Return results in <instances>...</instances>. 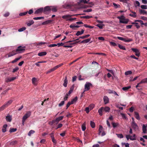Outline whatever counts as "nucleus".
I'll use <instances>...</instances> for the list:
<instances>
[{"instance_id":"49530a36","label":"nucleus","mask_w":147,"mask_h":147,"mask_svg":"<svg viewBox=\"0 0 147 147\" xmlns=\"http://www.w3.org/2000/svg\"><path fill=\"white\" fill-rule=\"evenodd\" d=\"M17 141H12L10 143V144L11 145H15L16 144H17Z\"/></svg>"},{"instance_id":"473e14b6","label":"nucleus","mask_w":147,"mask_h":147,"mask_svg":"<svg viewBox=\"0 0 147 147\" xmlns=\"http://www.w3.org/2000/svg\"><path fill=\"white\" fill-rule=\"evenodd\" d=\"M78 100V97L77 96H76L75 98L73 99L71 102V103L72 104H74V102H76Z\"/></svg>"},{"instance_id":"09e8293b","label":"nucleus","mask_w":147,"mask_h":147,"mask_svg":"<svg viewBox=\"0 0 147 147\" xmlns=\"http://www.w3.org/2000/svg\"><path fill=\"white\" fill-rule=\"evenodd\" d=\"M132 73V72L131 71H126L125 73V75H130Z\"/></svg>"},{"instance_id":"2eb2a0df","label":"nucleus","mask_w":147,"mask_h":147,"mask_svg":"<svg viewBox=\"0 0 147 147\" xmlns=\"http://www.w3.org/2000/svg\"><path fill=\"white\" fill-rule=\"evenodd\" d=\"M67 83L68 80L67 79V76H65L64 80V82L63 84V86L65 87H66Z\"/></svg>"},{"instance_id":"4468645a","label":"nucleus","mask_w":147,"mask_h":147,"mask_svg":"<svg viewBox=\"0 0 147 147\" xmlns=\"http://www.w3.org/2000/svg\"><path fill=\"white\" fill-rule=\"evenodd\" d=\"M5 119L7 121L10 122L12 120L11 116L10 115H9L8 114L6 117Z\"/></svg>"},{"instance_id":"423d86ee","label":"nucleus","mask_w":147,"mask_h":147,"mask_svg":"<svg viewBox=\"0 0 147 147\" xmlns=\"http://www.w3.org/2000/svg\"><path fill=\"white\" fill-rule=\"evenodd\" d=\"M143 83H147V81L146 80V78H145L142 79L139 83H138L137 84L136 86V87L137 88L138 90H139L138 88V87H140V86L139 85L142 84Z\"/></svg>"},{"instance_id":"0eeeda50","label":"nucleus","mask_w":147,"mask_h":147,"mask_svg":"<svg viewBox=\"0 0 147 147\" xmlns=\"http://www.w3.org/2000/svg\"><path fill=\"white\" fill-rule=\"evenodd\" d=\"M131 50L134 52L135 53V55L138 57H139L140 55V53L139 51L137 49L132 48Z\"/></svg>"},{"instance_id":"13d9d810","label":"nucleus","mask_w":147,"mask_h":147,"mask_svg":"<svg viewBox=\"0 0 147 147\" xmlns=\"http://www.w3.org/2000/svg\"><path fill=\"white\" fill-rule=\"evenodd\" d=\"M136 21H137V22H139L140 23V24H141V26L142 27H143V26H142V25H143V24H144V23L143 22V21L141 20H136Z\"/></svg>"},{"instance_id":"de8ad7c7","label":"nucleus","mask_w":147,"mask_h":147,"mask_svg":"<svg viewBox=\"0 0 147 147\" xmlns=\"http://www.w3.org/2000/svg\"><path fill=\"white\" fill-rule=\"evenodd\" d=\"M34 132L35 131H34L33 130H31L29 131L28 134V135L29 136H30L32 134H33Z\"/></svg>"},{"instance_id":"1a4fd4ad","label":"nucleus","mask_w":147,"mask_h":147,"mask_svg":"<svg viewBox=\"0 0 147 147\" xmlns=\"http://www.w3.org/2000/svg\"><path fill=\"white\" fill-rule=\"evenodd\" d=\"M17 54L15 50H14L12 52H10L8 54L6 55V56L7 55H8V57H9L13 56L16 54Z\"/></svg>"},{"instance_id":"9b49d317","label":"nucleus","mask_w":147,"mask_h":147,"mask_svg":"<svg viewBox=\"0 0 147 147\" xmlns=\"http://www.w3.org/2000/svg\"><path fill=\"white\" fill-rule=\"evenodd\" d=\"M43 10V8L42 7L36 10L34 12V14H38L42 13Z\"/></svg>"},{"instance_id":"6ab92c4d","label":"nucleus","mask_w":147,"mask_h":147,"mask_svg":"<svg viewBox=\"0 0 147 147\" xmlns=\"http://www.w3.org/2000/svg\"><path fill=\"white\" fill-rule=\"evenodd\" d=\"M132 136H131L129 135H127L126 136V137L127 140H128L129 139L131 140H134L135 139L134 138H132Z\"/></svg>"},{"instance_id":"864d4df0","label":"nucleus","mask_w":147,"mask_h":147,"mask_svg":"<svg viewBox=\"0 0 147 147\" xmlns=\"http://www.w3.org/2000/svg\"><path fill=\"white\" fill-rule=\"evenodd\" d=\"M116 135H117L118 137L119 138H123V136L121 134H116Z\"/></svg>"},{"instance_id":"ea45409f","label":"nucleus","mask_w":147,"mask_h":147,"mask_svg":"<svg viewBox=\"0 0 147 147\" xmlns=\"http://www.w3.org/2000/svg\"><path fill=\"white\" fill-rule=\"evenodd\" d=\"M55 69L54 68V67L53 68H52L50 69H49V70L48 71L46 72V74H48L52 71H55Z\"/></svg>"},{"instance_id":"603ef678","label":"nucleus","mask_w":147,"mask_h":147,"mask_svg":"<svg viewBox=\"0 0 147 147\" xmlns=\"http://www.w3.org/2000/svg\"><path fill=\"white\" fill-rule=\"evenodd\" d=\"M32 83L34 84H35V83L37 81L36 78L34 77L32 78Z\"/></svg>"},{"instance_id":"7ed1b4c3","label":"nucleus","mask_w":147,"mask_h":147,"mask_svg":"<svg viewBox=\"0 0 147 147\" xmlns=\"http://www.w3.org/2000/svg\"><path fill=\"white\" fill-rule=\"evenodd\" d=\"M63 117H64L63 116H61L57 118L56 119L52 120L51 123H50V124L52 125L54 123H55L56 124H57L59 121L63 119Z\"/></svg>"},{"instance_id":"4be33fe9","label":"nucleus","mask_w":147,"mask_h":147,"mask_svg":"<svg viewBox=\"0 0 147 147\" xmlns=\"http://www.w3.org/2000/svg\"><path fill=\"white\" fill-rule=\"evenodd\" d=\"M7 127V125L6 124L4 125L2 128V131L3 133L5 132L6 131V128Z\"/></svg>"},{"instance_id":"7c9ffc66","label":"nucleus","mask_w":147,"mask_h":147,"mask_svg":"<svg viewBox=\"0 0 147 147\" xmlns=\"http://www.w3.org/2000/svg\"><path fill=\"white\" fill-rule=\"evenodd\" d=\"M21 58H22V56H20L19 57H18V58H16L14 60H13L11 62V63H16V62H17L18 60H19V59H20Z\"/></svg>"},{"instance_id":"cd10ccee","label":"nucleus","mask_w":147,"mask_h":147,"mask_svg":"<svg viewBox=\"0 0 147 147\" xmlns=\"http://www.w3.org/2000/svg\"><path fill=\"white\" fill-rule=\"evenodd\" d=\"M103 107H102L100 108L98 110V113L100 116H102V112L103 111Z\"/></svg>"},{"instance_id":"c756f323","label":"nucleus","mask_w":147,"mask_h":147,"mask_svg":"<svg viewBox=\"0 0 147 147\" xmlns=\"http://www.w3.org/2000/svg\"><path fill=\"white\" fill-rule=\"evenodd\" d=\"M131 12L133 13V14H129V16L133 18H136V13L135 12H134L133 11H131Z\"/></svg>"},{"instance_id":"c85d7f7f","label":"nucleus","mask_w":147,"mask_h":147,"mask_svg":"<svg viewBox=\"0 0 147 147\" xmlns=\"http://www.w3.org/2000/svg\"><path fill=\"white\" fill-rule=\"evenodd\" d=\"M142 129L143 132L146 133V132L147 129L146 126L144 124L143 125Z\"/></svg>"},{"instance_id":"4d7b16f0","label":"nucleus","mask_w":147,"mask_h":147,"mask_svg":"<svg viewBox=\"0 0 147 147\" xmlns=\"http://www.w3.org/2000/svg\"><path fill=\"white\" fill-rule=\"evenodd\" d=\"M28 12V11H26L24 12L21 13L19 14V15L20 16H23L26 15Z\"/></svg>"},{"instance_id":"f257e3e1","label":"nucleus","mask_w":147,"mask_h":147,"mask_svg":"<svg viewBox=\"0 0 147 147\" xmlns=\"http://www.w3.org/2000/svg\"><path fill=\"white\" fill-rule=\"evenodd\" d=\"M117 18L119 20V23H120L127 24L129 20L125 19V17L123 15L120 17L118 16Z\"/></svg>"},{"instance_id":"ddd939ff","label":"nucleus","mask_w":147,"mask_h":147,"mask_svg":"<svg viewBox=\"0 0 147 147\" xmlns=\"http://www.w3.org/2000/svg\"><path fill=\"white\" fill-rule=\"evenodd\" d=\"M94 5V3L92 2H90L88 3V5H84V8H86L87 7H92Z\"/></svg>"},{"instance_id":"37998d69","label":"nucleus","mask_w":147,"mask_h":147,"mask_svg":"<svg viewBox=\"0 0 147 147\" xmlns=\"http://www.w3.org/2000/svg\"><path fill=\"white\" fill-rule=\"evenodd\" d=\"M118 47H119V48L120 49H121L123 50H126V49L125 48V47L124 46H123L121 45H120V44H118Z\"/></svg>"},{"instance_id":"f8f14e48","label":"nucleus","mask_w":147,"mask_h":147,"mask_svg":"<svg viewBox=\"0 0 147 147\" xmlns=\"http://www.w3.org/2000/svg\"><path fill=\"white\" fill-rule=\"evenodd\" d=\"M103 100L105 104H106L109 102V99L108 97L106 96H105L103 98Z\"/></svg>"},{"instance_id":"c9c22d12","label":"nucleus","mask_w":147,"mask_h":147,"mask_svg":"<svg viewBox=\"0 0 147 147\" xmlns=\"http://www.w3.org/2000/svg\"><path fill=\"white\" fill-rule=\"evenodd\" d=\"M17 130L16 128H11L9 129V132L10 133L16 131Z\"/></svg>"},{"instance_id":"69168bd1","label":"nucleus","mask_w":147,"mask_h":147,"mask_svg":"<svg viewBox=\"0 0 147 147\" xmlns=\"http://www.w3.org/2000/svg\"><path fill=\"white\" fill-rule=\"evenodd\" d=\"M6 107L4 105H3L1 107H0V111L3 110Z\"/></svg>"},{"instance_id":"a18cd8bd","label":"nucleus","mask_w":147,"mask_h":147,"mask_svg":"<svg viewBox=\"0 0 147 147\" xmlns=\"http://www.w3.org/2000/svg\"><path fill=\"white\" fill-rule=\"evenodd\" d=\"M131 88V86H128L127 87H125L122 88V89L124 91H127L129 89Z\"/></svg>"},{"instance_id":"680f3d73","label":"nucleus","mask_w":147,"mask_h":147,"mask_svg":"<svg viewBox=\"0 0 147 147\" xmlns=\"http://www.w3.org/2000/svg\"><path fill=\"white\" fill-rule=\"evenodd\" d=\"M113 5H114L115 8H117L119 7H120V5H117L116 3H113Z\"/></svg>"},{"instance_id":"20e7f679","label":"nucleus","mask_w":147,"mask_h":147,"mask_svg":"<svg viewBox=\"0 0 147 147\" xmlns=\"http://www.w3.org/2000/svg\"><path fill=\"white\" fill-rule=\"evenodd\" d=\"M25 47L19 46L15 50L17 54L21 53L23 52L25 50Z\"/></svg>"},{"instance_id":"e2e57ef3","label":"nucleus","mask_w":147,"mask_h":147,"mask_svg":"<svg viewBox=\"0 0 147 147\" xmlns=\"http://www.w3.org/2000/svg\"><path fill=\"white\" fill-rule=\"evenodd\" d=\"M64 103H65V101H61V103H59V107H61V106H63L64 105Z\"/></svg>"},{"instance_id":"bf43d9fd","label":"nucleus","mask_w":147,"mask_h":147,"mask_svg":"<svg viewBox=\"0 0 147 147\" xmlns=\"http://www.w3.org/2000/svg\"><path fill=\"white\" fill-rule=\"evenodd\" d=\"M92 10L91 9H85L83 10L84 12H89L92 11Z\"/></svg>"},{"instance_id":"5fc2aeb1","label":"nucleus","mask_w":147,"mask_h":147,"mask_svg":"<svg viewBox=\"0 0 147 147\" xmlns=\"http://www.w3.org/2000/svg\"><path fill=\"white\" fill-rule=\"evenodd\" d=\"M19 68L18 67H16L15 68L13 69L12 72L14 73L16 72L19 69Z\"/></svg>"},{"instance_id":"3c124183","label":"nucleus","mask_w":147,"mask_h":147,"mask_svg":"<svg viewBox=\"0 0 147 147\" xmlns=\"http://www.w3.org/2000/svg\"><path fill=\"white\" fill-rule=\"evenodd\" d=\"M96 26L98 27L100 29H102L103 28V26H104V24H98Z\"/></svg>"},{"instance_id":"6e6552de","label":"nucleus","mask_w":147,"mask_h":147,"mask_svg":"<svg viewBox=\"0 0 147 147\" xmlns=\"http://www.w3.org/2000/svg\"><path fill=\"white\" fill-rule=\"evenodd\" d=\"M117 38L120 40H122L125 42H129L132 40L131 39H129L126 40L125 38H124L123 37L118 36L117 37Z\"/></svg>"},{"instance_id":"393cba45","label":"nucleus","mask_w":147,"mask_h":147,"mask_svg":"<svg viewBox=\"0 0 147 147\" xmlns=\"http://www.w3.org/2000/svg\"><path fill=\"white\" fill-rule=\"evenodd\" d=\"M47 54V53L46 52H42L38 53V55L39 56H42L46 55Z\"/></svg>"},{"instance_id":"774afa93","label":"nucleus","mask_w":147,"mask_h":147,"mask_svg":"<svg viewBox=\"0 0 147 147\" xmlns=\"http://www.w3.org/2000/svg\"><path fill=\"white\" fill-rule=\"evenodd\" d=\"M91 38H90L88 39L84 40V43H87L89 42L91 40Z\"/></svg>"},{"instance_id":"58836bf2","label":"nucleus","mask_w":147,"mask_h":147,"mask_svg":"<svg viewBox=\"0 0 147 147\" xmlns=\"http://www.w3.org/2000/svg\"><path fill=\"white\" fill-rule=\"evenodd\" d=\"M90 125L91 127L92 128H94L95 126V123L92 121H90Z\"/></svg>"},{"instance_id":"aec40b11","label":"nucleus","mask_w":147,"mask_h":147,"mask_svg":"<svg viewBox=\"0 0 147 147\" xmlns=\"http://www.w3.org/2000/svg\"><path fill=\"white\" fill-rule=\"evenodd\" d=\"M13 100H11L8 101L6 103H5L4 105L6 107L10 105L13 102Z\"/></svg>"},{"instance_id":"2f4dec72","label":"nucleus","mask_w":147,"mask_h":147,"mask_svg":"<svg viewBox=\"0 0 147 147\" xmlns=\"http://www.w3.org/2000/svg\"><path fill=\"white\" fill-rule=\"evenodd\" d=\"M86 123L85 122L82 125V129L83 131H84L86 130Z\"/></svg>"},{"instance_id":"412c9836","label":"nucleus","mask_w":147,"mask_h":147,"mask_svg":"<svg viewBox=\"0 0 147 147\" xmlns=\"http://www.w3.org/2000/svg\"><path fill=\"white\" fill-rule=\"evenodd\" d=\"M135 117L136 119L137 120H139L140 119V118L139 116L138 113L136 112H134Z\"/></svg>"},{"instance_id":"9d476101","label":"nucleus","mask_w":147,"mask_h":147,"mask_svg":"<svg viewBox=\"0 0 147 147\" xmlns=\"http://www.w3.org/2000/svg\"><path fill=\"white\" fill-rule=\"evenodd\" d=\"M16 77H13L10 78H7L5 79V82H11L13 81L14 80L16 79Z\"/></svg>"},{"instance_id":"338daca9","label":"nucleus","mask_w":147,"mask_h":147,"mask_svg":"<svg viewBox=\"0 0 147 147\" xmlns=\"http://www.w3.org/2000/svg\"><path fill=\"white\" fill-rule=\"evenodd\" d=\"M135 4L136 5H135L136 7L137 6L139 7L140 6V3L138 1H136Z\"/></svg>"},{"instance_id":"f3484780","label":"nucleus","mask_w":147,"mask_h":147,"mask_svg":"<svg viewBox=\"0 0 147 147\" xmlns=\"http://www.w3.org/2000/svg\"><path fill=\"white\" fill-rule=\"evenodd\" d=\"M79 38H77L76 39H75L74 40H73V42H73L70 43L69 44V45H75L76 44L79 43L80 41L79 40L78 41H77V40H79Z\"/></svg>"},{"instance_id":"e433bc0d","label":"nucleus","mask_w":147,"mask_h":147,"mask_svg":"<svg viewBox=\"0 0 147 147\" xmlns=\"http://www.w3.org/2000/svg\"><path fill=\"white\" fill-rule=\"evenodd\" d=\"M89 0H80V3H87Z\"/></svg>"},{"instance_id":"4c0bfd02","label":"nucleus","mask_w":147,"mask_h":147,"mask_svg":"<svg viewBox=\"0 0 147 147\" xmlns=\"http://www.w3.org/2000/svg\"><path fill=\"white\" fill-rule=\"evenodd\" d=\"M34 23V21L33 20L30 21L27 24V25L29 26L32 25Z\"/></svg>"},{"instance_id":"a211bd4d","label":"nucleus","mask_w":147,"mask_h":147,"mask_svg":"<svg viewBox=\"0 0 147 147\" xmlns=\"http://www.w3.org/2000/svg\"><path fill=\"white\" fill-rule=\"evenodd\" d=\"M51 10L53 12H56L57 11V7L55 6H50Z\"/></svg>"},{"instance_id":"f03ea898","label":"nucleus","mask_w":147,"mask_h":147,"mask_svg":"<svg viewBox=\"0 0 147 147\" xmlns=\"http://www.w3.org/2000/svg\"><path fill=\"white\" fill-rule=\"evenodd\" d=\"M31 115V112L28 111L24 115L22 119V124L23 125H24L25 121Z\"/></svg>"},{"instance_id":"39448f33","label":"nucleus","mask_w":147,"mask_h":147,"mask_svg":"<svg viewBox=\"0 0 147 147\" xmlns=\"http://www.w3.org/2000/svg\"><path fill=\"white\" fill-rule=\"evenodd\" d=\"M90 86H92V84L90 82H87L84 86L85 91L89 90L90 89Z\"/></svg>"},{"instance_id":"5701e85b","label":"nucleus","mask_w":147,"mask_h":147,"mask_svg":"<svg viewBox=\"0 0 147 147\" xmlns=\"http://www.w3.org/2000/svg\"><path fill=\"white\" fill-rule=\"evenodd\" d=\"M52 21H53L52 20H48L42 22V24L43 25H45L47 24L50 23L52 22Z\"/></svg>"},{"instance_id":"052dcab7","label":"nucleus","mask_w":147,"mask_h":147,"mask_svg":"<svg viewBox=\"0 0 147 147\" xmlns=\"http://www.w3.org/2000/svg\"><path fill=\"white\" fill-rule=\"evenodd\" d=\"M94 104H91L89 106L90 110H92L94 107Z\"/></svg>"},{"instance_id":"bb28decb","label":"nucleus","mask_w":147,"mask_h":147,"mask_svg":"<svg viewBox=\"0 0 147 147\" xmlns=\"http://www.w3.org/2000/svg\"><path fill=\"white\" fill-rule=\"evenodd\" d=\"M110 110V109L108 107H103V110L106 112H109Z\"/></svg>"},{"instance_id":"b1692460","label":"nucleus","mask_w":147,"mask_h":147,"mask_svg":"<svg viewBox=\"0 0 147 147\" xmlns=\"http://www.w3.org/2000/svg\"><path fill=\"white\" fill-rule=\"evenodd\" d=\"M71 17V15H66L63 16L62 18L63 19H66L67 20H69L68 18Z\"/></svg>"},{"instance_id":"6e6d98bb","label":"nucleus","mask_w":147,"mask_h":147,"mask_svg":"<svg viewBox=\"0 0 147 147\" xmlns=\"http://www.w3.org/2000/svg\"><path fill=\"white\" fill-rule=\"evenodd\" d=\"M141 8L143 9H147V5H142L140 6Z\"/></svg>"},{"instance_id":"a19ab883","label":"nucleus","mask_w":147,"mask_h":147,"mask_svg":"<svg viewBox=\"0 0 147 147\" xmlns=\"http://www.w3.org/2000/svg\"><path fill=\"white\" fill-rule=\"evenodd\" d=\"M44 19V17H34V18L33 19L34 20H39L41 19Z\"/></svg>"},{"instance_id":"72a5a7b5","label":"nucleus","mask_w":147,"mask_h":147,"mask_svg":"<svg viewBox=\"0 0 147 147\" xmlns=\"http://www.w3.org/2000/svg\"><path fill=\"white\" fill-rule=\"evenodd\" d=\"M139 11L141 14H142L143 15L147 14V11L145 10L140 9Z\"/></svg>"},{"instance_id":"dca6fc26","label":"nucleus","mask_w":147,"mask_h":147,"mask_svg":"<svg viewBox=\"0 0 147 147\" xmlns=\"http://www.w3.org/2000/svg\"><path fill=\"white\" fill-rule=\"evenodd\" d=\"M50 10H51L50 6H47L45 7L44 9H43V11L44 12H45Z\"/></svg>"},{"instance_id":"a878e982","label":"nucleus","mask_w":147,"mask_h":147,"mask_svg":"<svg viewBox=\"0 0 147 147\" xmlns=\"http://www.w3.org/2000/svg\"><path fill=\"white\" fill-rule=\"evenodd\" d=\"M132 128L135 130L138 129V127L137 124L131 125Z\"/></svg>"},{"instance_id":"f704fd0d","label":"nucleus","mask_w":147,"mask_h":147,"mask_svg":"<svg viewBox=\"0 0 147 147\" xmlns=\"http://www.w3.org/2000/svg\"><path fill=\"white\" fill-rule=\"evenodd\" d=\"M103 129V127H102L100 125L99 126V134L100 135V133L102 132Z\"/></svg>"},{"instance_id":"8fccbe9b","label":"nucleus","mask_w":147,"mask_h":147,"mask_svg":"<svg viewBox=\"0 0 147 147\" xmlns=\"http://www.w3.org/2000/svg\"><path fill=\"white\" fill-rule=\"evenodd\" d=\"M112 125L113 126V127L114 128H115L116 127L119 125V124L117 123L112 122Z\"/></svg>"},{"instance_id":"c03bdc74","label":"nucleus","mask_w":147,"mask_h":147,"mask_svg":"<svg viewBox=\"0 0 147 147\" xmlns=\"http://www.w3.org/2000/svg\"><path fill=\"white\" fill-rule=\"evenodd\" d=\"M26 28L25 27H24L22 28H21L18 30V31L19 32H21L25 30L26 29Z\"/></svg>"},{"instance_id":"79ce46f5","label":"nucleus","mask_w":147,"mask_h":147,"mask_svg":"<svg viewBox=\"0 0 147 147\" xmlns=\"http://www.w3.org/2000/svg\"><path fill=\"white\" fill-rule=\"evenodd\" d=\"M90 36V35L89 34H87L86 35L83 36H80V37H79V38H81L82 39H84V38H88Z\"/></svg>"},{"instance_id":"0e129e2a","label":"nucleus","mask_w":147,"mask_h":147,"mask_svg":"<svg viewBox=\"0 0 147 147\" xmlns=\"http://www.w3.org/2000/svg\"><path fill=\"white\" fill-rule=\"evenodd\" d=\"M63 64L62 63L60 64L59 65H58L56 66H55V67H54V68L56 70L59 67L61 66Z\"/></svg>"}]
</instances>
